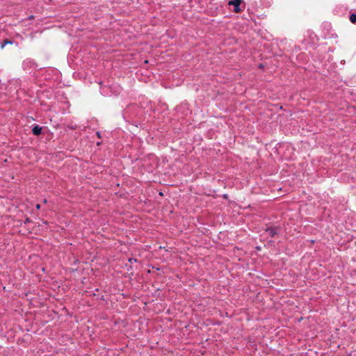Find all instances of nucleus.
<instances>
[{
	"instance_id": "1",
	"label": "nucleus",
	"mask_w": 356,
	"mask_h": 356,
	"mask_svg": "<svg viewBox=\"0 0 356 356\" xmlns=\"http://www.w3.org/2000/svg\"><path fill=\"white\" fill-rule=\"evenodd\" d=\"M242 3L243 0H231L228 2V5L234 6L233 11L234 13H239L243 10L240 6Z\"/></svg>"
},
{
	"instance_id": "2",
	"label": "nucleus",
	"mask_w": 356,
	"mask_h": 356,
	"mask_svg": "<svg viewBox=\"0 0 356 356\" xmlns=\"http://www.w3.org/2000/svg\"><path fill=\"white\" fill-rule=\"evenodd\" d=\"M266 233L270 237H274L277 235L280 232L279 227H267L265 230Z\"/></svg>"
},
{
	"instance_id": "3",
	"label": "nucleus",
	"mask_w": 356,
	"mask_h": 356,
	"mask_svg": "<svg viewBox=\"0 0 356 356\" xmlns=\"http://www.w3.org/2000/svg\"><path fill=\"white\" fill-rule=\"evenodd\" d=\"M35 67V63L33 60L27 58L24 60L22 63V67L24 70H29L31 68H34Z\"/></svg>"
},
{
	"instance_id": "4",
	"label": "nucleus",
	"mask_w": 356,
	"mask_h": 356,
	"mask_svg": "<svg viewBox=\"0 0 356 356\" xmlns=\"http://www.w3.org/2000/svg\"><path fill=\"white\" fill-rule=\"evenodd\" d=\"M32 133L35 136H39L42 133V127L38 124H34L32 128Z\"/></svg>"
},
{
	"instance_id": "5",
	"label": "nucleus",
	"mask_w": 356,
	"mask_h": 356,
	"mask_svg": "<svg viewBox=\"0 0 356 356\" xmlns=\"http://www.w3.org/2000/svg\"><path fill=\"white\" fill-rule=\"evenodd\" d=\"M350 21L353 23V24H356V13H352L350 15Z\"/></svg>"
},
{
	"instance_id": "6",
	"label": "nucleus",
	"mask_w": 356,
	"mask_h": 356,
	"mask_svg": "<svg viewBox=\"0 0 356 356\" xmlns=\"http://www.w3.org/2000/svg\"><path fill=\"white\" fill-rule=\"evenodd\" d=\"M101 90V93L103 95H108L107 92H106V90H108V88L107 87H101L100 88Z\"/></svg>"
},
{
	"instance_id": "7",
	"label": "nucleus",
	"mask_w": 356,
	"mask_h": 356,
	"mask_svg": "<svg viewBox=\"0 0 356 356\" xmlns=\"http://www.w3.org/2000/svg\"><path fill=\"white\" fill-rule=\"evenodd\" d=\"M128 261L131 264H132L133 262H136L137 261V259H134V258H129L128 259Z\"/></svg>"
},
{
	"instance_id": "8",
	"label": "nucleus",
	"mask_w": 356,
	"mask_h": 356,
	"mask_svg": "<svg viewBox=\"0 0 356 356\" xmlns=\"http://www.w3.org/2000/svg\"><path fill=\"white\" fill-rule=\"evenodd\" d=\"M3 42H4V43L6 44H6H13V42L12 40H9L6 39V40H5L3 41Z\"/></svg>"
},
{
	"instance_id": "9",
	"label": "nucleus",
	"mask_w": 356,
	"mask_h": 356,
	"mask_svg": "<svg viewBox=\"0 0 356 356\" xmlns=\"http://www.w3.org/2000/svg\"><path fill=\"white\" fill-rule=\"evenodd\" d=\"M96 135L97 136L98 138H101V134L99 131H97Z\"/></svg>"
},
{
	"instance_id": "10",
	"label": "nucleus",
	"mask_w": 356,
	"mask_h": 356,
	"mask_svg": "<svg viewBox=\"0 0 356 356\" xmlns=\"http://www.w3.org/2000/svg\"><path fill=\"white\" fill-rule=\"evenodd\" d=\"M5 46H6V44L3 42L1 44V49H3Z\"/></svg>"
},
{
	"instance_id": "11",
	"label": "nucleus",
	"mask_w": 356,
	"mask_h": 356,
	"mask_svg": "<svg viewBox=\"0 0 356 356\" xmlns=\"http://www.w3.org/2000/svg\"><path fill=\"white\" fill-rule=\"evenodd\" d=\"M40 207H40V204H36V206H35V208H36L37 209H40Z\"/></svg>"
},
{
	"instance_id": "12",
	"label": "nucleus",
	"mask_w": 356,
	"mask_h": 356,
	"mask_svg": "<svg viewBox=\"0 0 356 356\" xmlns=\"http://www.w3.org/2000/svg\"><path fill=\"white\" fill-rule=\"evenodd\" d=\"M43 202H44V203H47V200L46 199H44V200H43Z\"/></svg>"
},
{
	"instance_id": "13",
	"label": "nucleus",
	"mask_w": 356,
	"mask_h": 356,
	"mask_svg": "<svg viewBox=\"0 0 356 356\" xmlns=\"http://www.w3.org/2000/svg\"><path fill=\"white\" fill-rule=\"evenodd\" d=\"M259 67H260V68L263 67V65H262V64H260V65H259Z\"/></svg>"
}]
</instances>
